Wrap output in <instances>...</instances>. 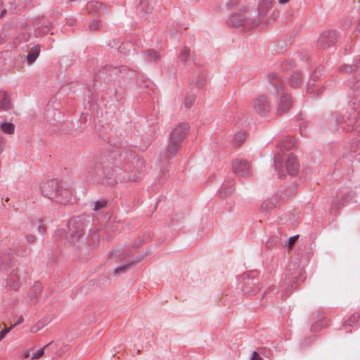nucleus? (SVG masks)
I'll use <instances>...</instances> for the list:
<instances>
[{
	"label": "nucleus",
	"instance_id": "obj_57",
	"mask_svg": "<svg viewBox=\"0 0 360 360\" xmlns=\"http://www.w3.org/2000/svg\"><path fill=\"white\" fill-rule=\"evenodd\" d=\"M40 330V326H39L38 325H34V326H32L31 327V332L32 333H37V331H39Z\"/></svg>",
	"mask_w": 360,
	"mask_h": 360
},
{
	"label": "nucleus",
	"instance_id": "obj_40",
	"mask_svg": "<svg viewBox=\"0 0 360 360\" xmlns=\"http://www.w3.org/2000/svg\"><path fill=\"white\" fill-rule=\"evenodd\" d=\"M245 139V132H238L235 135L234 143L236 146H240Z\"/></svg>",
	"mask_w": 360,
	"mask_h": 360
},
{
	"label": "nucleus",
	"instance_id": "obj_2",
	"mask_svg": "<svg viewBox=\"0 0 360 360\" xmlns=\"http://www.w3.org/2000/svg\"><path fill=\"white\" fill-rule=\"evenodd\" d=\"M87 172L98 181L103 184L113 185L117 183V175H114L108 151L97 153L88 163Z\"/></svg>",
	"mask_w": 360,
	"mask_h": 360
},
{
	"label": "nucleus",
	"instance_id": "obj_46",
	"mask_svg": "<svg viewBox=\"0 0 360 360\" xmlns=\"http://www.w3.org/2000/svg\"><path fill=\"white\" fill-rule=\"evenodd\" d=\"M195 100V97L192 95H187L184 100L185 107L187 108H191Z\"/></svg>",
	"mask_w": 360,
	"mask_h": 360
},
{
	"label": "nucleus",
	"instance_id": "obj_52",
	"mask_svg": "<svg viewBox=\"0 0 360 360\" xmlns=\"http://www.w3.org/2000/svg\"><path fill=\"white\" fill-rule=\"evenodd\" d=\"M251 360H264L260 355L255 351L252 354Z\"/></svg>",
	"mask_w": 360,
	"mask_h": 360
},
{
	"label": "nucleus",
	"instance_id": "obj_19",
	"mask_svg": "<svg viewBox=\"0 0 360 360\" xmlns=\"http://www.w3.org/2000/svg\"><path fill=\"white\" fill-rule=\"evenodd\" d=\"M12 108L9 95L4 91H0V110L8 111Z\"/></svg>",
	"mask_w": 360,
	"mask_h": 360
},
{
	"label": "nucleus",
	"instance_id": "obj_33",
	"mask_svg": "<svg viewBox=\"0 0 360 360\" xmlns=\"http://www.w3.org/2000/svg\"><path fill=\"white\" fill-rule=\"evenodd\" d=\"M323 90H324L323 86H320L319 85H315L314 84H313L311 85H309V84L308 85L307 91L308 94H314L316 96H319L320 94H322Z\"/></svg>",
	"mask_w": 360,
	"mask_h": 360
},
{
	"label": "nucleus",
	"instance_id": "obj_12",
	"mask_svg": "<svg viewBox=\"0 0 360 360\" xmlns=\"http://www.w3.org/2000/svg\"><path fill=\"white\" fill-rule=\"evenodd\" d=\"M233 172L243 177H247L251 175V165L250 163L245 160L236 159L232 162Z\"/></svg>",
	"mask_w": 360,
	"mask_h": 360
},
{
	"label": "nucleus",
	"instance_id": "obj_16",
	"mask_svg": "<svg viewBox=\"0 0 360 360\" xmlns=\"http://www.w3.org/2000/svg\"><path fill=\"white\" fill-rule=\"evenodd\" d=\"M324 313L323 311H319L311 314V319L314 321V323L311 326V330L312 333L320 331L322 328L328 326V323H326V321L324 323L322 322L324 320Z\"/></svg>",
	"mask_w": 360,
	"mask_h": 360
},
{
	"label": "nucleus",
	"instance_id": "obj_60",
	"mask_svg": "<svg viewBox=\"0 0 360 360\" xmlns=\"http://www.w3.org/2000/svg\"><path fill=\"white\" fill-rule=\"evenodd\" d=\"M75 20H67V24L69 26H72L75 24Z\"/></svg>",
	"mask_w": 360,
	"mask_h": 360
},
{
	"label": "nucleus",
	"instance_id": "obj_10",
	"mask_svg": "<svg viewBox=\"0 0 360 360\" xmlns=\"http://www.w3.org/2000/svg\"><path fill=\"white\" fill-rule=\"evenodd\" d=\"M349 86L352 91L351 106L354 110L360 109V73L350 79Z\"/></svg>",
	"mask_w": 360,
	"mask_h": 360
},
{
	"label": "nucleus",
	"instance_id": "obj_44",
	"mask_svg": "<svg viewBox=\"0 0 360 360\" xmlns=\"http://www.w3.org/2000/svg\"><path fill=\"white\" fill-rule=\"evenodd\" d=\"M360 318V315L359 314H352L347 320H346L343 324L345 327L347 326H352L354 323L357 322Z\"/></svg>",
	"mask_w": 360,
	"mask_h": 360
},
{
	"label": "nucleus",
	"instance_id": "obj_4",
	"mask_svg": "<svg viewBox=\"0 0 360 360\" xmlns=\"http://www.w3.org/2000/svg\"><path fill=\"white\" fill-rule=\"evenodd\" d=\"M41 191L44 197L60 204H66L71 200V191L63 188L57 179H50L44 182Z\"/></svg>",
	"mask_w": 360,
	"mask_h": 360
},
{
	"label": "nucleus",
	"instance_id": "obj_14",
	"mask_svg": "<svg viewBox=\"0 0 360 360\" xmlns=\"http://www.w3.org/2000/svg\"><path fill=\"white\" fill-rule=\"evenodd\" d=\"M189 130V126L186 122L179 124L170 133L169 139L172 141L182 143Z\"/></svg>",
	"mask_w": 360,
	"mask_h": 360
},
{
	"label": "nucleus",
	"instance_id": "obj_11",
	"mask_svg": "<svg viewBox=\"0 0 360 360\" xmlns=\"http://www.w3.org/2000/svg\"><path fill=\"white\" fill-rule=\"evenodd\" d=\"M338 37L339 34L335 30L324 31L317 41V46L320 49H327L336 44Z\"/></svg>",
	"mask_w": 360,
	"mask_h": 360
},
{
	"label": "nucleus",
	"instance_id": "obj_9",
	"mask_svg": "<svg viewBox=\"0 0 360 360\" xmlns=\"http://www.w3.org/2000/svg\"><path fill=\"white\" fill-rule=\"evenodd\" d=\"M251 107L255 114L262 117L268 116L272 108L270 99L263 94L256 96L252 101Z\"/></svg>",
	"mask_w": 360,
	"mask_h": 360
},
{
	"label": "nucleus",
	"instance_id": "obj_58",
	"mask_svg": "<svg viewBox=\"0 0 360 360\" xmlns=\"http://www.w3.org/2000/svg\"><path fill=\"white\" fill-rule=\"evenodd\" d=\"M38 230L40 233H44L46 230V228L44 226H39Z\"/></svg>",
	"mask_w": 360,
	"mask_h": 360
},
{
	"label": "nucleus",
	"instance_id": "obj_22",
	"mask_svg": "<svg viewBox=\"0 0 360 360\" xmlns=\"http://www.w3.org/2000/svg\"><path fill=\"white\" fill-rule=\"evenodd\" d=\"M278 202V197L273 196L264 200L261 205V210L264 212H268L276 207Z\"/></svg>",
	"mask_w": 360,
	"mask_h": 360
},
{
	"label": "nucleus",
	"instance_id": "obj_31",
	"mask_svg": "<svg viewBox=\"0 0 360 360\" xmlns=\"http://www.w3.org/2000/svg\"><path fill=\"white\" fill-rule=\"evenodd\" d=\"M290 84L291 86H296L302 82V74L300 72H293L290 78Z\"/></svg>",
	"mask_w": 360,
	"mask_h": 360
},
{
	"label": "nucleus",
	"instance_id": "obj_50",
	"mask_svg": "<svg viewBox=\"0 0 360 360\" xmlns=\"http://www.w3.org/2000/svg\"><path fill=\"white\" fill-rule=\"evenodd\" d=\"M298 238V236H292L290 237L287 243H286V246H288V248L290 249V248H292V247L294 245L295 241L297 240Z\"/></svg>",
	"mask_w": 360,
	"mask_h": 360
},
{
	"label": "nucleus",
	"instance_id": "obj_7",
	"mask_svg": "<svg viewBox=\"0 0 360 360\" xmlns=\"http://www.w3.org/2000/svg\"><path fill=\"white\" fill-rule=\"evenodd\" d=\"M261 290L257 272L250 271L242 275L241 290L244 294L255 295Z\"/></svg>",
	"mask_w": 360,
	"mask_h": 360
},
{
	"label": "nucleus",
	"instance_id": "obj_41",
	"mask_svg": "<svg viewBox=\"0 0 360 360\" xmlns=\"http://www.w3.org/2000/svg\"><path fill=\"white\" fill-rule=\"evenodd\" d=\"M108 202V200H106L105 198H102L101 200H98L95 201L94 210L98 211V210H101L102 208L105 207L107 206Z\"/></svg>",
	"mask_w": 360,
	"mask_h": 360
},
{
	"label": "nucleus",
	"instance_id": "obj_63",
	"mask_svg": "<svg viewBox=\"0 0 360 360\" xmlns=\"http://www.w3.org/2000/svg\"><path fill=\"white\" fill-rule=\"evenodd\" d=\"M6 9H3L0 13V18H2L6 13Z\"/></svg>",
	"mask_w": 360,
	"mask_h": 360
},
{
	"label": "nucleus",
	"instance_id": "obj_55",
	"mask_svg": "<svg viewBox=\"0 0 360 360\" xmlns=\"http://www.w3.org/2000/svg\"><path fill=\"white\" fill-rule=\"evenodd\" d=\"M36 237L34 235H28L27 236V240L30 243H33L35 242Z\"/></svg>",
	"mask_w": 360,
	"mask_h": 360
},
{
	"label": "nucleus",
	"instance_id": "obj_37",
	"mask_svg": "<svg viewBox=\"0 0 360 360\" xmlns=\"http://www.w3.org/2000/svg\"><path fill=\"white\" fill-rule=\"evenodd\" d=\"M146 56L150 61H156L160 58V55L154 49L147 50L146 51Z\"/></svg>",
	"mask_w": 360,
	"mask_h": 360
},
{
	"label": "nucleus",
	"instance_id": "obj_29",
	"mask_svg": "<svg viewBox=\"0 0 360 360\" xmlns=\"http://www.w3.org/2000/svg\"><path fill=\"white\" fill-rule=\"evenodd\" d=\"M103 8L101 3L96 1H89L86 6L87 12L90 14H95L98 13Z\"/></svg>",
	"mask_w": 360,
	"mask_h": 360
},
{
	"label": "nucleus",
	"instance_id": "obj_61",
	"mask_svg": "<svg viewBox=\"0 0 360 360\" xmlns=\"http://www.w3.org/2000/svg\"><path fill=\"white\" fill-rule=\"evenodd\" d=\"M34 290H40V289H41L40 284H39V283H36V284L34 285Z\"/></svg>",
	"mask_w": 360,
	"mask_h": 360
},
{
	"label": "nucleus",
	"instance_id": "obj_43",
	"mask_svg": "<svg viewBox=\"0 0 360 360\" xmlns=\"http://www.w3.org/2000/svg\"><path fill=\"white\" fill-rule=\"evenodd\" d=\"M344 202L340 198H335L331 202V208L334 210H340L342 206H344Z\"/></svg>",
	"mask_w": 360,
	"mask_h": 360
},
{
	"label": "nucleus",
	"instance_id": "obj_15",
	"mask_svg": "<svg viewBox=\"0 0 360 360\" xmlns=\"http://www.w3.org/2000/svg\"><path fill=\"white\" fill-rule=\"evenodd\" d=\"M285 170L289 175L291 176H296L298 174L300 169V165L297 157L292 153L289 154L285 162Z\"/></svg>",
	"mask_w": 360,
	"mask_h": 360
},
{
	"label": "nucleus",
	"instance_id": "obj_18",
	"mask_svg": "<svg viewBox=\"0 0 360 360\" xmlns=\"http://www.w3.org/2000/svg\"><path fill=\"white\" fill-rule=\"evenodd\" d=\"M132 252L130 250H115L110 252L109 254V259L115 257V262H119L124 260L127 257H130Z\"/></svg>",
	"mask_w": 360,
	"mask_h": 360
},
{
	"label": "nucleus",
	"instance_id": "obj_47",
	"mask_svg": "<svg viewBox=\"0 0 360 360\" xmlns=\"http://www.w3.org/2000/svg\"><path fill=\"white\" fill-rule=\"evenodd\" d=\"M354 195L355 193L351 191L345 193L344 195L340 198L344 202V204H345L346 202H350L354 197Z\"/></svg>",
	"mask_w": 360,
	"mask_h": 360
},
{
	"label": "nucleus",
	"instance_id": "obj_53",
	"mask_svg": "<svg viewBox=\"0 0 360 360\" xmlns=\"http://www.w3.org/2000/svg\"><path fill=\"white\" fill-rule=\"evenodd\" d=\"M143 240L139 238L137 240L134 241V243H133V247L135 248H138L141 247L143 244Z\"/></svg>",
	"mask_w": 360,
	"mask_h": 360
},
{
	"label": "nucleus",
	"instance_id": "obj_24",
	"mask_svg": "<svg viewBox=\"0 0 360 360\" xmlns=\"http://www.w3.org/2000/svg\"><path fill=\"white\" fill-rule=\"evenodd\" d=\"M283 155L278 153L274 156V167L276 171L278 172L279 178H281L282 176H284L285 174L283 173V169L284 167V162H283Z\"/></svg>",
	"mask_w": 360,
	"mask_h": 360
},
{
	"label": "nucleus",
	"instance_id": "obj_5",
	"mask_svg": "<svg viewBox=\"0 0 360 360\" xmlns=\"http://www.w3.org/2000/svg\"><path fill=\"white\" fill-rule=\"evenodd\" d=\"M268 79L271 85L275 88L277 94H281L276 111V116L281 117L291 109L292 106V98L289 94L283 92L285 88L284 83L276 73H269Z\"/></svg>",
	"mask_w": 360,
	"mask_h": 360
},
{
	"label": "nucleus",
	"instance_id": "obj_34",
	"mask_svg": "<svg viewBox=\"0 0 360 360\" xmlns=\"http://www.w3.org/2000/svg\"><path fill=\"white\" fill-rule=\"evenodd\" d=\"M281 244V238L278 236H271L270 237L266 243V247L268 249H271L274 247H276Z\"/></svg>",
	"mask_w": 360,
	"mask_h": 360
},
{
	"label": "nucleus",
	"instance_id": "obj_26",
	"mask_svg": "<svg viewBox=\"0 0 360 360\" xmlns=\"http://www.w3.org/2000/svg\"><path fill=\"white\" fill-rule=\"evenodd\" d=\"M360 68V60L356 59L353 60L352 64H344L340 67V71L342 73H349L356 71Z\"/></svg>",
	"mask_w": 360,
	"mask_h": 360
},
{
	"label": "nucleus",
	"instance_id": "obj_35",
	"mask_svg": "<svg viewBox=\"0 0 360 360\" xmlns=\"http://www.w3.org/2000/svg\"><path fill=\"white\" fill-rule=\"evenodd\" d=\"M1 129L6 134H13L15 131V125L11 122H4L1 124Z\"/></svg>",
	"mask_w": 360,
	"mask_h": 360
},
{
	"label": "nucleus",
	"instance_id": "obj_21",
	"mask_svg": "<svg viewBox=\"0 0 360 360\" xmlns=\"http://www.w3.org/2000/svg\"><path fill=\"white\" fill-rule=\"evenodd\" d=\"M18 269H13L7 279V284L14 290H18L20 286V277L18 276Z\"/></svg>",
	"mask_w": 360,
	"mask_h": 360
},
{
	"label": "nucleus",
	"instance_id": "obj_30",
	"mask_svg": "<svg viewBox=\"0 0 360 360\" xmlns=\"http://www.w3.org/2000/svg\"><path fill=\"white\" fill-rule=\"evenodd\" d=\"M191 55V50L187 46H184L179 54L178 55V58H179L180 61L183 63H186Z\"/></svg>",
	"mask_w": 360,
	"mask_h": 360
},
{
	"label": "nucleus",
	"instance_id": "obj_28",
	"mask_svg": "<svg viewBox=\"0 0 360 360\" xmlns=\"http://www.w3.org/2000/svg\"><path fill=\"white\" fill-rule=\"evenodd\" d=\"M273 0H259L258 5V14L264 15L271 9Z\"/></svg>",
	"mask_w": 360,
	"mask_h": 360
},
{
	"label": "nucleus",
	"instance_id": "obj_32",
	"mask_svg": "<svg viewBox=\"0 0 360 360\" xmlns=\"http://www.w3.org/2000/svg\"><path fill=\"white\" fill-rule=\"evenodd\" d=\"M138 8L143 15L148 14L152 10V8L149 6L148 0H140Z\"/></svg>",
	"mask_w": 360,
	"mask_h": 360
},
{
	"label": "nucleus",
	"instance_id": "obj_45",
	"mask_svg": "<svg viewBox=\"0 0 360 360\" xmlns=\"http://www.w3.org/2000/svg\"><path fill=\"white\" fill-rule=\"evenodd\" d=\"M52 343H53V341H51V342H49V344L46 345L42 348H41L39 350H37V352L35 354H34L33 356H32V360L38 359L40 357H41L44 355V354L45 348L49 347Z\"/></svg>",
	"mask_w": 360,
	"mask_h": 360
},
{
	"label": "nucleus",
	"instance_id": "obj_51",
	"mask_svg": "<svg viewBox=\"0 0 360 360\" xmlns=\"http://www.w3.org/2000/svg\"><path fill=\"white\" fill-rule=\"evenodd\" d=\"M13 328V326H11L0 331V341L6 336L7 333H8Z\"/></svg>",
	"mask_w": 360,
	"mask_h": 360
},
{
	"label": "nucleus",
	"instance_id": "obj_39",
	"mask_svg": "<svg viewBox=\"0 0 360 360\" xmlns=\"http://www.w3.org/2000/svg\"><path fill=\"white\" fill-rule=\"evenodd\" d=\"M302 278V275L301 272H299L297 274H295V275L294 276H292L290 278V285L292 289L297 288L298 280L300 279L302 281H303V279Z\"/></svg>",
	"mask_w": 360,
	"mask_h": 360
},
{
	"label": "nucleus",
	"instance_id": "obj_3",
	"mask_svg": "<svg viewBox=\"0 0 360 360\" xmlns=\"http://www.w3.org/2000/svg\"><path fill=\"white\" fill-rule=\"evenodd\" d=\"M261 22L255 11H250L245 6L240 8L238 12L231 14L227 21L229 26L242 27L245 31L257 27Z\"/></svg>",
	"mask_w": 360,
	"mask_h": 360
},
{
	"label": "nucleus",
	"instance_id": "obj_27",
	"mask_svg": "<svg viewBox=\"0 0 360 360\" xmlns=\"http://www.w3.org/2000/svg\"><path fill=\"white\" fill-rule=\"evenodd\" d=\"M295 144V139L292 136H288L283 140V141L278 143L277 146L281 150H289L293 148Z\"/></svg>",
	"mask_w": 360,
	"mask_h": 360
},
{
	"label": "nucleus",
	"instance_id": "obj_54",
	"mask_svg": "<svg viewBox=\"0 0 360 360\" xmlns=\"http://www.w3.org/2000/svg\"><path fill=\"white\" fill-rule=\"evenodd\" d=\"M205 84V80L204 79H199L197 81V86L200 89L202 88Z\"/></svg>",
	"mask_w": 360,
	"mask_h": 360
},
{
	"label": "nucleus",
	"instance_id": "obj_48",
	"mask_svg": "<svg viewBox=\"0 0 360 360\" xmlns=\"http://www.w3.org/2000/svg\"><path fill=\"white\" fill-rule=\"evenodd\" d=\"M233 191V188L232 186H230L228 189H226L225 188V186H222L221 187L220 195L221 196L229 195L232 193Z\"/></svg>",
	"mask_w": 360,
	"mask_h": 360
},
{
	"label": "nucleus",
	"instance_id": "obj_8",
	"mask_svg": "<svg viewBox=\"0 0 360 360\" xmlns=\"http://www.w3.org/2000/svg\"><path fill=\"white\" fill-rule=\"evenodd\" d=\"M99 243V230H93L89 229L88 236L79 243L78 248L82 254L84 255H89L98 248Z\"/></svg>",
	"mask_w": 360,
	"mask_h": 360
},
{
	"label": "nucleus",
	"instance_id": "obj_17",
	"mask_svg": "<svg viewBox=\"0 0 360 360\" xmlns=\"http://www.w3.org/2000/svg\"><path fill=\"white\" fill-rule=\"evenodd\" d=\"M13 255L9 252L0 255V271H7L12 266Z\"/></svg>",
	"mask_w": 360,
	"mask_h": 360
},
{
	"label": "nucleus",
	"instance_id": "obj_38",
	"mask_svg": "<svg viewBox=\"0 0 360 360\" xmlns=\"http://www.w3.org/2000/svg\"><path fill=\"white\" fill-rule=\"evenodd\" d=\"M103 27V23L101 20L94 19L89 25V30L91 32H96L100 30Z\"/></svg>",
	"mask_w": 360,
	"mask_h": 360
},
{
	"label": "nucleus",
	"instance_id": "obj_13",
	"mask_svg": "<svg viewBox=\"0 0 360 360\" xmlns=\"http://www.w3.org/2000/svg\"><path fill=\"white\" fill-rule=\"evenodd\" d=\"M335 122L338 125H340L342 130L345 131H350L356 130L360 131V120L356 117L348 118L347 120H344L342 117H335Z\"/></svg>",
	"mask_w": 360,
	"mask_h": 360
},
{
	"label": "nucleus",
	"instance_id": "obj_64",
	"mask_svg": "<svg viewBox=\"0 0 360 360\" xmlns=\"http://www.w3.org/2000/svg\"><path fill=\"white\" fill-rule=\"evenodd\" d=\"M356 29L358 31H360V20L358 21V23H357L356 27Z\"/></svg>",
	"mask_w": 360,
	"mask_h": 360
},
{
	"label": "nucleus",
	"instance_id": "obj_23",
	"mask_svg": "<svg viewBox=\"0 0 360 360\" xmlns=\"http://www.w3.org/2000/svg\"><path fill=\"white\" fill-rule=\"evenodd\" d=\"M117 73L119 77H122L123 80L130 82L135 75V72L128 67H120Z\"/></svg>",
	"mask_w": 360,
	"mask_h": 360
},
{
	"label": "nucleus",
	"instance_id": "obj_1",
	"mask_svg": "<svg viewBox=\"0 0 360 360\" xmlns=\"http://www.w3.org/2000/svg\"><path fill=\"white\" fill-rule=\"evenodd\" d=\"M110 165L115 167L112 169L114 175H117L118 181H136L143 171L144 160L140 158L131 149L126 147L116 148L107 150Z\"/></svg>",
	"mask_w": 360,
	"mask_h": 360
},
{
	"label": "nucleus",
	"instance_id": "obj_6",
	"mask_svg": "<svg viewBox=\"0 0 360 360\" xmlns=\"http://www.w3.org/2000/svg\"><path fill=\"white\" fill-rule=\"evenodd\" d=\"M91 220L90 216L85 214L72 217L70 219L68 237L71 243L76 244L79 242L86 229L90 226Z\"/></svg>",
	"mask_w": 360,
	"mask_h": 360
},
{
	"label": "nucleus",
	"instance_id": "obj_49",
	"mask_svg": "<svg viewBox=\"0 0 360 360\" xmlns=\"http://www.w3.org/2000/svg\"><path fill=\"white\" fill-rule=\"evenodd\" d=\"M146 256V253L137 256L134 260L129 261V264H131V266H136L137 264L141 262Z\"/></svg>",
	"mask_w": 360,
	"mask_h": 360
},
{
	"label": "nucleus",
	"instance_id": "obj_59",
	"mask_svg": "<svg viewBox=\"0 0 360 360\" xmlns=\"http://www.w3.org/2000/svg\"><path fill=\"white\" fill-rule=\"evenodd\" d=\"M23 320H24V319H23V317H22V316H20L18 318V319L17 322L13 325V326H15V325H18V324H20V323H22Z\"/></svg>",
	"mask_w": 360,
	"mask_h": 360
},
{
	"label": "nucleus",
	"instance_id": "obj_42",
	"mask_svg": "<svg viewBox=\"0 0 360 360\" xmlns=\"http://www.w3.org/2000/svg\"><path fill=\"white\" fill-rule=\"evenodd\" d=\"M131 267H132V266H131V264H129V262H128L127 264H126L124 265L119 266L116 269H115L114 274L115 275H120V274L125 273Z\"/></svg>",
	"mask_w": 360,
	"mask_h": 360
},
{
	"label": "nucleus",
	"instance_id": "obj_20",
	"mask_svg": "<svg viewBox=\"0 0 360 360\" xmlns=\"http://www.w3.org/2000/svg\"><path fill=\"white\" fill-rule=\"evenodd\" d=\"M181 143L178 141H172L169 139V144L165 150V156L167 158H171L175 156L181 147Z\"/></svg>",
	"mask_w": 360,
	"mask_h": 360
},
{
	"label": "nucleus",
	"instance_id": "obj_62",
	"mask_svg": "<svg viewBox=\"0 0 360 360\" xmlns=\"http://www.w3.org/2000/svg\"><path fill=\"white\" fill-rule=\"evenodd\" d=\"M315 338L316 336L309 337V338L305 339L304 342L307 341L309 342V341H313Z\"/></svg>",
	"mask_w": 360,
	"mask_h": 360
},
{
	"label": "nucleus",
	"instance_id": "obj_56",
	"mask_svg": "<svg viewBox=\"0 0 360 360\" xmlns=\"http://www.w3.org/2000/svg\"><path fill=\"white\" fill-rule=\"evenodd\" d=\"M4 139L1 136H0V154L2 153L4 148Z\"/></svg>",
	"mask_w": 360,
	"mask_h": 360
},
{
	"label": "nucleus",
	"instance_id": "obj_25",
	"mask_svg": "<svg viewBox=\"0 0 360 360\" xmlns=\"http://www.w3.org/2000/svg\"><path fill=\"white\" fill-rule=\"evenodd\" d=\"M41 51V47L39 45H34L30 49L27 55V61L28 64L33 63L38 58Z\"/></svg>",
	"mask_w": 360,
	"mask_h": 360
},
{
	"label": "nucleus",
	"instance_id": "obj_36",
	"mask_svg": "<svg viewBox=\"0 0 360 360\" xmlns=\"http://www.w3.org/2000/svg\"><path fill=\"white\" fill-rule=\"evenodd\" d=\"M51 27L52 25L49 22L46 25H41V27H37V29L35 30V34L37 36H40L41 34H46L51 29Z\"/></svg>",
	"mask_w": 360,
	"mask_h": 360
}]
</instances>
